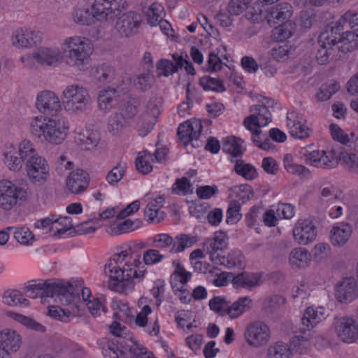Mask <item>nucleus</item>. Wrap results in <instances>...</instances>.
Returning <instances> with one entry per match:
<instances>
[{
  "label": "nucleus",
  "instance_id": "obj_1",
  "mask_svg": "<svg viewBox=\"0 0 358 358\" xmlns=\"http://www.w3.org/2000/svg\"><path fill=\"white\" fill-rule=\"evenodd\" d=\"M91 41L74 35L63 39L61 49L54 46H42L32 54V58L41 65L56 66L64 59L69 67L81 70L86 66L93 53Z\"/></svg>",
  "mask_w": 358,
  "mask_h": 358
},
{
  "label": "nucleus",
  "instance_id": "obj_2",
  "mask_svg": "<svg viewBox=\"0 0 358 358\" xmlns=\"http://www.w3.org/2000/svg\"><path fill=\"white\" fill-rule=\"evenodd\" d=\"M141 264L138 255H132L127 250L115 254L104 268L109 276L108 288L125 294L131 292L135 286L134 279L141 280L144 276V271H138Z\"/></svg>",
  "mask_w": 358,
  "mask_h": 358
},
{
  "label": "nucleus",
  "instance_id": "obj_3",
  "mask_svg": "<svg viewBox=\"0 0 358 358\" xmlns=\"http://www.w3.org/2000/svg\"><path fill=\"white\" fill-rule=\"evenodd\" d=\"M122 8L121 0H95L88 5L79 1L72 13V18L79 25H90L95 20L113 22L122 13Z\"/></svg>",
  "mask_w": 358,
  "mask_h": 358
},
{
  "label": "nucleus",
  "instance_id": "obj_4",
  "mask_svg": "<svg viewBox=\"0 0 358 358\" xmlns=\"http://www.w3.org/2000/svg\"><path fill=\"white\" fill-rule=\"evenodd\" d=\"M29 132L36 139L52 145L61 144L69 132V122L64 117L38 115L29 123Z\"/></svg>",
  "mask_w": 358,
  "mask_h": 358
},
{
  "label": "nucleus",
  "instance_id": "obj_5",
  "mask_svg": "<svg viewBox=\"0 0 358 358\" xmlns=\"http://www.w3.org/2000/svg\"><path fill=\"white\" fill-rule=\"evenodd\" d=\"M62 103L70 115H78L86 112L92 104L88 90L78 84L67 85L62 92Z\"/></svg>",
  "mask_w": 358,
  "mask_h": 358
},
{
  "label": "nucleus",
  "instance_id": "obj_6",
  "mask_svg": "<svg viewBox=\"0 0 358 358\" xmlns=\"http://www.w3.org/2000/svg\"><path fill=\"white\" fill-rule=\"evenodd\" d=\"M71 287L65 285L62 280H48L29 284L26 287L27 296L34 299L38 295L41 297H56L60 302L68 303L72 301V295L69 294Z\"/></svg>",
  "mask_w": 358,
  "mask_h": 358
},
{
  "label": "nucleus",
  "instance_id": "obj_7",
  "mask_svg": "<svg viewBox=\"0 0 358 358\" xmlns=\"http://www.w3.org/2000/svg\"><path fill=\"white\" fill-rule=\"evenodd\" d=\"M32 152L34 143L29 139H23L16 145H7L2 152L3 164L9 171L18 172Z\"/></svg>",
  "mask_w": 358,
  "mask_h": 358
},
{
  "label": "nucleus",
  "instance_id": "obj_8",
  "mask_svg": "<svg viewBox=\"0 0 358 358\" xmlns=\"http://www.w3.org/2000/svg\"><path fill=\"white\" fill-rule=\"evenodd\" d=\"M27 190L13 181L8 179L0 180V210L10 212L27 199Z\"/></svg>",
  "mask_w": 358,
  "mask_h": 358
},
{
  "label": "nucleus",
  "instance_id": "obj_9",
  "mask_svg": "<svg viewBox=\"0 0 358 358\" xmlns=\"http://www.w3.org/2000/svg\"><path fill=\"white\" fill-rule=\"evenodd\" d=\"M25 162L27 176L30 182L35 185H43L50 177V166L48 161L37 152L34 145V152Z\"/></svg>",
  "mask_w": 358,
  "mask_h": 358
},
{
  "label": "nucleus",
  "instance_id": "obj_10",
  "mask_svg": "<svg viewBox=\"0 0 358 358\" xmlns=\"http://www.w3.org/2000/svg\"><path fill=\"white\" fill-rule=\"evenodd\" d=\"M43 40L42 31L27 27L17 29L10 36L12 46L17 50L31 49L41 44Z\"/></svg>",
  "mask_w": 358,
  "mask_h": 358
},
{
  "label": "nucleus",
  "instance_id": "obj_11",
  "mask_svg": "<svg viewBox=\"0 0 358 358\" xmlns=\"http://www.w3.org/2000/svg\"><path fill=\"white\" fill-rule=\"evenodd\" d=\"M34 106L43 116H55L62 110V101L55 92L43 90L36 94Z\"/></svg>",
  "mask_w": 358,
  "mask_h": 358
},
{
  "label": "nucleus",
  "instance_id": "obj_12",
  "mask_svg": "<svg viewBox=\"0 0 358 358\" xmlns=\"http://www.w3.org/2000/svg\"><path fill=\"white\" fill-rule=\"evenodd\" d=\"M334 328L336 336L344 343L349 344L358 340V323L352 317H335Z\"/></svg>",
  "mask_w": 358,
  "mask_h": 358
},
{
  "label": "nucleus",
  "instance_id": "obj_13",
  "mask_svg": "<svg viewBox=\"0 0 358 358\" xmlns=\"http://www.w3.org/2000/svg\"><path fill=\"white\" fill-rule=\"evenodd\" d=\"M271 332L265 323L256 321L248 325L245 332V338L250 346L259 348L268 343Z\"/></svg>",
  "mask_w": 358,
  "mask_h": 358
},
{
  "label": "nucleus",
  "instance_id": "obj_14",
  "mask_svg": "<svg viewBox=\"0 0 358 358\" xmlns=\"http://www.w3.org/2000/svg\"><path fill=\"white\" fill-rule=\"evenodd\" d=\"M303 157L306 164L321 169H333L338 164L334 151L314 150L306 152Z\"/></svg>",
  "mask_w": 358,
  "mask_h": 358
},
{
  "label": "nucleus",
  "instance_id": "obj_15",
  "mask_svg": "<svg viewBox=\"0 0 358 358\" xmlns=\"http://www.w3.org/2000/svg\"><path fill=\"white\" fill-rule=\"evenodd\" d=\"M287 127L290 135L295 138H307L313 134V130L306 124L304 117L294 111L287 115Z\"/></svg>",
  "mask_w": 358,
  "mask_h": 358
},
{
  "label": "nucleus",
  "instance_id": "obj_16",
  "mask_svg": "<svg viewBox=\"0 0 358 358\" xmlns=\"http://www.w3.org/2000/svg\"><path fill=\"white\" fill-rule=\"evenodd\" d=\"M250 111V115L243 121L244 126L249 131H252V127L266 126L271 121V114L264 103L251 106Z\"/></svg>",
  "mask_w": 358,
  "mask_h": 358
},
{
  "label": "nucleus",
  "instance_id": "obj_17",
  "mask_svg": "<svg viewBox=\"0 0 358 358\" xmlns=\"http://www.w3.org/2000/svg\"><path fill=\"white\" fill-rule=\"evenodd\" d=\"M115 29L117 32L124 37L132 36L141 22V16L134 11H129L122 15V13L115 20Z\"/></svg>",
  "mask_w": 358,
  "mask_h": 358
},
{
  "label": "nucleus",
  "instance_id": "obj_18",
  "mask_svg": "<svg viewBox=\"0 0 358 358\" xmlns=\"http://www.w3.org/2000/svg\"><path fill=\"white\" fill-rule=\"evenodd\" d=\"M22 344V336L16 329L5 327L0 330V348L14 354L20 350Z\"/></svg>",
  "mask_w": 358,
  "mask_h": 358
},
{
  "label": "nucleus",
  "instance_id": "obj_19",
  "mask_svg": "<svg viewBox=\"0 0 358 358\" xmlns=\"http://www.w3.org/2000/svg\"><path fill=\"white\" fill-rule=\"evenodd\" d=\"M293 236L299 245L309 244L317 236L316 227L309 220H299L293 229Z\"/></svg>",
  "mask_w": 358,
  "mask_h": 358
},
{
  "label": "nucleus",
  "instance_id": "obj_20",
  "mask_svg": "<svg viewBox=\"0 0 358 358\" xmlns=\"http://www.w3.org/2000/svg\"><path fill=\"white\" fill-rule=\"evenodd\" d=\"M335 296L341 303H350L358 297V282L353 278H345L336 288Z\"/></svg>",
  "mask_w": 358,
  "mask_h": 358
},
{
  "label": "nucleus",
  "instance_id": "obj_21",
  "mask_svg": "<svg viewBox=\"0 0 358 358\" xmlns=\"http://www.w3.org/2000/svg\"><path fill=\"white\" fill-rule=\"evenodd\" d=\"M121 92L122 90L116 87H108L100 90L97 98L99 109L106 113L116 107L118 103L119 94Z\"/></svg>",
  "mask_w": 358,
  "mask_h": 358
},
{
  "label": "nucleus",
  "instance_id": "obj_22",
  "mask_svg": "<svg viewBox=\"0 0 358 358\" xmlns=\"http://www.w3.org/2000/svg\"><path fill=\"white\" fill-rule=\"evenodd\" d=\"M353 227L348 222H341L334 224L329 231L331 244L336 247L344 246L350 239Z\"/></svg>",
  "mask_w": 358,
  "mask_h": 358
},
{
  "label": "nucleus",
  "instance_id": "obj_23",
  "mask_svg": "<svg viewBox=\"0 0 358 358\" xmlns=\"http://www.w3.org/2000/svg\"><path fill=\"white\" fill-rule=\"evenodd\" d=\"M201 122L196 119L187 120L180 124L178 128V136L180 140L187 145L193 140H197L202 131Z\"/></svg>",
  "mask_w": 358,
  "mask_h": 358
},
{
  "label": "nucleus",
  "instance_id": "obj_24",
  "mask_svg": "<svg viewBox=\"0 0 358 358\" xmlns=\"http://www.w3.org/2000/svg\"><path fill=\"white\" fill-rule=\"evenodd\" d=\"M329 316V311L323 306H309L301 318L302 325L308 330L315 328Z\"/></svg>",
  "mask_w": 358,
  "mask_h": 358
},
{
  "label": "nucleus",
  "instance_id": "obj_25",
  "mask_svg": "<svg viewBox=\"0 0 358 358\" xmlns=\"http://www.w3.org/2000/svg\"><path fill=\"white\" fill-rule=\"evenodd\" d=\"M336 35L330 31V29H327L319 36V44L320 48L317 50L316 59L317 62L322 65L328 62L331 54V46L336 45Z\"/></svg>",
  "mask_w": 358,
  "mask_h": 358
},
{
  "label": "nucleus",
  "instance_id": "obj_26",
  "mask_svg": "<svg viewBox=\"0 0 358 358\" xmlns=\"http://www.w3.org/2000/svg\"><path fill=\"white\" fill-rule=\"evenodd\" d=\"M164 203L165 198L163 196L152 199L148 203L144 210V217L148 222L159 223L164 220L166 213L162 210Z\"/></svg>",
  "mask_w": 358,
  "mask_h": 358
},
{
  "label": "nucleus",
  "instance_id": "obj_27",
  "mask_svg": "<svg viewBox=\"0 0 358 358\" xmlns=\"http://www.w3.org/2000/svg\"><path fill=\"white\" fill-rule=\"evenodd\" d=\"M88 184V175L82 169H76L71 172L66 181V188L73 194H80L84 192Z\"/></svg>",
  "mask_w": 358,
  "mask_h": 358
},
{
  "label": "nucleus",
  "instance_id": "obj_28",
  "mask_svg": "<svg viewBox=\"0 0 358 358\" xmlns=\"http://www.w3.org/2000/svg\"><path fill=\"white\" fill-rule=\"evenodd\" d=\"M94 80L100 85L111 84L113 87L120 88V80L117 78L113 67L101 64L95 68L93 71Z\"/></svg>",
  "mask_w": 358,
  "mask_h": 358
},
{
  "label": "nucleus",
  "instance_id": "obj_29",
  "mask_svg": "<svg viewBox=\"0 0 358 358\" xmlns=\"http://www.w3.org/2000/svg\"><path fill=\"white\" fill-rule=\"evenodd\" d=\"M214 264L223 265L228 268L241 266L244 262V257L239 250H232L226 256L213 254L210 256Z\"/></svg>",
  "mask_w": 358,
  "mask_h": 358
},
{
  "label": "nucleus",
  "instance_id": "obj_30",
  "mask_svg": "<svg viewBox=\"0 0 358 358\" xmlns=\"http://www.w3.org/2000/svg\"><path fill=\"white\" fill-rule=\"evenodd\" d=\"M262 278L261 273L241 272L233 276L231 282L236 288L250 290L260 285Z\"/></svg>",
  "mask_w": 358,
  "mask_h": 358
},
{
  "label": "nucleus",
  "instance_id": "obj_31",
  "mask_svg": "<svg viewBox=\"0 0 358 358\" xmlns=\"http://www.w3.org/2000/svg\"><path fill=\"white\" fill-rule=\"evenodd\" d=\"M329 129L332 138L340 142L341 143L346 145L350 150L358 152V136L352 132L350 135L345 133V131L338 125L331 124L329 126Z\"/></svg>",
  "mask_w": 358,
  "mask_h": 358
},
{
  "label": "nucleus",
  "instance_id": "obj_32",
  "mask_svg": "<svg viewBox=\"0 0 358 358\" xmlns=\"http://www.w3.org/2000/svg\"><path fill=\"white\" fill-rule=\"evenodd\" d=\"M292 15V6L286 2H281L270 8L267 14V22L269 24L287 20Z\"/></svg>",
  "mask_w": 358,
  "mask_h": 358
},
{
  "label": "nucleus",
  "instance_id": "obj_33",
  "mask_svg": "<svg viewBox=\"0 0 358 358\" xmlns=\"http://www.w3.org/2000/svg\"><path fill=\"white\" fill-rule=\"evenodd\" d=\"M253 307V301L250 296H241L231 303L228 308L227 315L231 320L237 319L243 313L249 312Z\"/></svg>",
  "mask_w": 358,
  "mask_h": 358
},
{
  "label": "nucleus",
  "instance_id": "obj_34",
  "mask_svg": "<svg viewBox=\"0 0 358 358\" xmlns=\"http://www.w3.org/2000/svg\"><path fill=\"white\" fill-rule=\"evenodd\" d=\"M311 262V254L305 248H295L289 255V264L292 268H305Z\"/></svg>",
  "mask_w": 358,
  "mask_h": 358
},
{
  "label": "nucleus",
  "instance_id": "obj_35",
  "mask_svg": "<svg viewBox=\"0 0 358 358\" xmlns=\"http://www.w3.org/2000/svg\"><path fill=\"white\" fill-rule=\"evenodd\" d=\"M343 24H348L351 29L358 31V12H346L338 21L331 23L328 29H330L331 34L339 35L343 30Z\"/></svg>",
  "mask_w": 358,
  "mask_h": 358
},
{
  "label": "nucleus",
  "instance_id": "obj_36",
  "mask_svg": "<svg viewBox=\"0 0 358 358\" xmlns=\"http://www.w3.org/2000/svg\"><path fill=\"white\" fill-rule=\"evenodd\" d=\"M174 271L170 277V282L173 287H177L179 284L185 285L192 278V273L187 271L183 266L181 261L178 259L172 261Z\"/></svg>",
  "mask_w": 358,
  "mask_h": 358
},
{
  "label": "nucleus",
  "instance_id": "obj_37",
  "mask_svg": "<svg viewBox=\"0 0 358 358\" xmlns=\"http://www.w3.org/2000/svg\"><path fill=\"white\" fill-rule=\"evenodd\" d=\"M227 236L222 231H216L213 236L206 240L203 244L204 250L211 255L216 254L218 250H223L227 245Z\"/></svg>",
  "mask_w": 358,
  "mask_h": 358
},
{
  "label": "nucleus",
  "instance_id": "obj_38",
  "mask_svg": "<svg viewBox=\"0 0 358 358\" xmlns=\"http://www.w3.org/2000/svg\"><path fill=\"white\" fill-rule=\"evenodd\" d=\"M173 239V243L170 250L171 253L182 252L187 248L192 247L198 241L196 236L187 234H180Z\"/></svg>",
  "mask_w": 358,
  "mask_h": 358
},
{
  "label": "nucleus",
  "instance_id": "obj_39",
  "mask_svg": "<svg viewBox=\"0 0 358 358\" xmlns=\"http://www.w3.org/2000/svg\"><path fill=\"white\" fill-rule=\"evenodd\" d=\"M338 49L344 53L358 48V34L352 31H345L336 41Z\"/></svg>",
  "mask_w": 358,
  "mask_h": 358
},
{
  "label": "nucleus",
  "instance_id": "obj_40",
  "mask_svg": "<svg viewBox=\"0 0 358 358\" xmlns=\"http://www.w3.org/2000/svg\"><path fill=\"white\" fill-rule=\"evenodd\" d=\"M76 143L85 150H92L99 144L100 135L96 131H87V134H78L75 138Z\"/></svg>",
  "mask_w": 358,
  "mask_h": 358
},
{
  "label": "nucleus",
  "instance_id": "obj_41",
  "mask_svg": "<svg viewBox=\"0 0 358 358\" xmlns=\"http://www.w3.org/2000/svg\"><path fill=\"white\" fill-rule=\"evenodd\" d=\"M142 224V221L136 219L135 220H126L124 222L111 225L109 228L108 233L111 235H120L128 233L138 229Z\"/></svg>",
  "mask_w": 358,
  "mask_h": 358
},
{
  "label": "nucleus",
  "instance_id": "obj_42",
  "mask_svg": "<svg viewBox=\"0 0 358 358\" xmlns=\"http://www.w3.org/2000/svg\"><path fill=\"white\" fill-rule=\"evenodd\" d=\"M74 224L72 222L70 217H60L56 218L53 216L52 225H51V231L54 236L60 237L67 231L73 228Z\"/></svg>",
  "mask_w": 358,
  "mask_h": 358
},
{
  "label": "nucleus",
  "instance_id": "obj_43",
  "mask_svg": "<svg viewBox=\"0 0 358 358\" xmlns=\"http://www.w3.org/2000/svg\"><path fill=\"white\" fill-rule=\"evenodd\" d=\"M129 123L118 112L110 115L108 119L107 129L113 135H117L123 131Z\"/></svg>",
  "mask_w": 358,
  "mask_h": 358
},
{
  "label": "nucleus",
  "instance_id": "obj_44",
  "mask_svg": "<svg viewBox=\"0 0 358 358\" xmlns=\"http://www.w3.org/2000/svg\"><path fill=\"white\" fill-rule=\"evenodd\" d=\"M152 162H154L152 154L147 150L139 152L136 159V169L143 174H147L152 170Z\"/></svg>",
  "mask_w": 358,
  "mask_h": 358
},
{
  "label": "nucleus",
  "instance_id": "obj_45",
  "mask_svg": "<svg viewBox=\"0 0 358 358\" xmlns=\"http://www.w3.org/2000/svg\"><path fill=\"white\" fill-rule=\"evenodd\" d=\"M243 141L234 136H229L223 139L222 150L231 154L234 157L240 156L242 154Z\"/></svg>",
  "mask_w": 358,
  "mask_h": 358
},
{
  "label": "nucleus",
  "instance_id": "obj_46",
  "mask_svg": "<svg viewBox=\"0 0 358 358\" xmlns=\"http://www.w3.org/2000/svg\"><path fill=\"white\" fill-rule=\"evenodd\" d=\"M164 7L159 3H152L145 11L148 23L151 26H157L163 19Z\"/></svg>",
  "mask_w": 358,
  "mask_h": 358
},
{
  "label": "nucleus",
  "instance_id": "obj_47",
  "mask_svg": "<svg viewBox=\"0 0 358 358\" xmlns=\"http://www.w3.org/2000/svg\"><path fill=\"white\" fill-rule=\"evenodd\" d=\"M7 315L30 329L38 332H44L45 331V327L41 324L23 315L9 311L7 313Z\"/></svg>",
  "mask_w": 358,
  "mask_h": 358
},
{
  "label": "nucleus",
  "instance_id": "obj_48",
  "mask_svg": "<svg viewBox=\"0 0 358 358\" xmlns=\"http://www.w3.org/2000/svg\"><path fill=\"white\" fill-rule=\"evenodd\" d=\"M292 350L289 345L282 342H277L268 349L269 358H292Z\"/></svg>",
  "mask_w": 358,
  "mask_h": 358
},
{
  "label": "nucleus",
  "instance_id": "obj_49",
  "mask_svg": "<svg viewBox=\"0 0 358 358\" xmlns=\"http://www.w3.org/2000/svg\"><path fill=\"white\" fill-rule=\"evenodd\" d=\"M63 282L71 288L69 294L71 295H72L73 298H72V301L68 303H66L65 300L62 298L63 302H61L62 304L68 305L71 303H73L77 299H80V296L82 297L83 301L84 302H86V303H87V301L89 300H91L90 298L92 297V296H91L90 289L88 287H83L82 283H80V286H77L76 287H74L72 285H71L68 282H65L64 281H63Z\"/></svg>",
  "mask_w": 358,
  "mask_h": 358
},
{
  "label": "nucleus",
  "instance_id": "obj_50",
  "mask_svg": "<svg viewBox=\"0 0 358 358\" xmlns=\"http://www.w3.org/2000/svg\"><path fill=\"white\" fill-rule=\"evenodd\" d=\"M283 165L286 171L292 174L306 176L309 173L306 167L294 162V157L291 154H286L284 156Z\"/></svg>",
  "mask_w": 358,
  "mask_h": 358
},
{
  "label": "nucleus",
  "instance_id": "obj_51",
  "mask_svg": "<svg viewBox=\"0 0 358 358\" xmlns=\"http://www.w3.org/2000/svg\"><path fill=\"white\" fill-rule=\"evenodd\" d=\"M295 28L294 23L287 21L273 29V36L276 41H283L292 36Z\"/></svg>",
  "mask_w": 358,
  "mask_h": 358
},
{
  "label": "nucleus",
  "instance_id": "obj_52",
  "mask_svg": "<svg viewBox=\"0 0 358 358\" xmlns=\"http://www.w3.org/2000/svg\"><path fill=\"white\" fill-rule=\"evenodd\" d=\"M3 303L10 306L17 305L27 306L29 305V301L22 297L21 293L17 290H7L4 292L2 297Z\"/></svg>",
  "mask_w": 358,
  "mask_h": 358
},
{
  "label": "nucleus",
  "instance_id": "obj_53",
  "mask_svg": "<svg viewBox=\"0 0 358 358\" xmlns=\"http://www.w3.org/2000/svg\"><path fill=\"white\" fill-rule=\"evenodd\" d=\"M235 172L248 180H252L257 177V172L254 166L245 163L242 160H237L234 166Z\"/></svg>",
  "mask_w": 358,
  "mask_h": 358
},
{
  "label": "nucleus",
  "instance_id": "obj_54",
  "mask_svg": "<svg viewBox=\"0 0 358 358\" xmlns=\"http://www.w3.org/2000/svg\"><path fill=\"white\" fill-rule=\"evenodd\" d=\"M285 303V298L279 294H273L267 297L263 303L264 310L272 313L282 307Z\"/></svg>",
  "mask_w": 358,
  "mask_h": 358
},
{
  "label": "nucleus",
  "instance_id": "obj_55",
  "mask_svg": "<svg viewBox=\"0 0 358 358\" xmlns=\"http://www.w3.org/2000/svg\"><path fill=\"white\" fill-rule=\"evenodd\" d=\"M229 301L224 296H214L209 301L210 309L221 315H227Z\"/></svg>",
  "mask_w": 358,
  "mask_h": 358
},
{
  "label": "nucleus",
  "instance_id": "obj_56",
  "mask_svg": "<svg viewBox=\"0 0 358 358\" xmlns=\"http://www.w3.org/2000/svg\"><path fill=\"white\" fill-rule=\"evenodd\" d=\"M133 313V309L129 306L128 303L120 301L117 303L116 310L113 315L120 320L129 322L131 320Z\"/></svg>",
  "mask_w": 358,
  "mask_h": 358
},
{
  "label": "nucleus",
  "instance_id": "obj_57",
  "mask_svg": "<svg viewBox=\"0 0 358 358\" xmlns=\"http://www.w3.org/2000/svg\"><path fill=\"white\" fill-rule=\"evenodd\" d=\"M311 252L314 259L320 262L330 257L331 248L329 243L320 242L314 245Z\"/></svg>",
  "mask_w": 358,
  "mask_h": 358
},
{
  "label": "nucleus",
  "instance_id": "obj_58",
  "mask_svg": "<svg viewBox=\"0 0 358 358\" xmlns=\"http://www.w3.org/2000/svg\"><path fill=\"white\" fill-rule=\"evenodd\" d=\"M199 85L204 90H212L216 92H224V86L222 81L211 78L210 76H203L199 80Z\"/></svg>",
  "mask_w": 358,
  "mask_h": 358
},
{
  "label": "nucleus",
  "instance_id": "obj_59",
  "mask_svg": "<svg viewBox=\"0 0 358 358\" xmlns=\"http://www.w3.org/2000/svg\"><path fill=\"white\" fill-rule=\"evenodd\" d=\"M241 204L238 201H231L227 210L226 221L228 224H234L238 222L242 215L240 213Z\"/></svg>",
  "mask_w": 358,
  "mask_h": 358
},
{
  "label": "nucleus",
  "instance_id": "obj_60",
  "mask_svg": "<svg viewBox=\"0 0 358 358\" xmlns=\"http://www.w3.org/2000/svg\"><path fill=\"white\" fill-rule=\"evenodd\" d=\"M339 159L350 171L358 172V157L356 154L343 151Z\"/></svg>",
  "mask_w": 358,
  "mask_h": 358
},
{
  "label": "nucleus",
  "instance_id": "obj_61",
  "mask_svg": "<svg viewBox=\"0 0 358 358\" xmlns=\"http://www.w3.org/2000/svg\"><path fill=\"white\" fill-rule=\"evenodd\" d=\"M14 238L22 245H31L34 241L32 232L27 227L15 228Z\"/></svg>",
  "mask_w": 358,
  "mask_h": 358
},
{
  "label": "nucleus",
  "instance_id": "obj_62",
  "mask_svg": "<svg viewBox=\"0 0 358 358\" xmlns=\"http://www.w3.org/2000/svg\"><path fill=\"white\" fill-rule=\"evenodd\" d=\"M291 344L292 350L299 354H305L310 348V343L308 339L303 336H296L292 339Z\"/></svg>",
  "mask_w": 358,
  "mask_h": 358
},
{
  "label": "nucleus",
  "instance_id": "obj_63",
  "mask_svg": "<svg viewBox=\"0 0 358 358\" xmlns=\"http://www.w3.org/2000/svg\"><path fill=\"white\" fill-rule=\"evenodd\" d=\"M155 77L150 72H144L137 76L135 85L141 90L146 91L152 87L155 83Z\"/></svg>",
  "mask_w": 358,
  "mask_h": 358
},
{
  "label": "nucleus",
  "instance_id": "obj_64",
  "mask_svg": "<svg viewBox=\"0 0 358 358\" xmlns=\"http://www.w3.org/2000/svg\"><path fill=\"white\" fill-rule=\"evenodd\" d=\"M126 164L119 163L106 176V180L110 185L117 184L124 176Z\"/></svg>",
  "mask_w": 358,
  "mask_h": 358
}]
</instances>
